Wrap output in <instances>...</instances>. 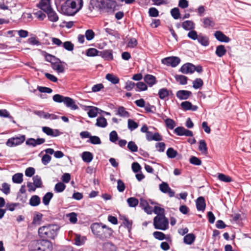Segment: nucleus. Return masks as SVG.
Masks as SVG:
<instances>
[{
	"instance_id": "obj_1",
	"label": "nucleus",
	"mask_w": 251,
	"mask_h": 251,
	"mask_svg": "<svg viewBox=\"0 0 251 251\" xmlns=\"http://www.w3.org/2000/svg\"><path fill=\"white\" fill-rule=\"evenodd\" d=\"M83 6L82 0H66L61 7V13L68 16H73Z\"/></svg>"
},
{
	"instance_id": "obj_2",
	"label": "nucleus",
	"mask_w": 251,
	"mask_h": 251,
	"mask_svg": "<svg viewBox=\"0 0 251 251\" xmlns=\"http://www.w3.org/2000/svg\"><path fill=\"white\" fill-rule=\"evenodd\" d=\"M59 228L56 225L42 226L38 229V234L41 238L53 239L57 236Z\"/></svg>"
},
{
	"instance_id": "obj_3",
	"label": "nucleus",
	"mask_w": 251,
	"mask_h": 251,
	"mask_svg": "<svg viewBox=\"0 0 251 251\" xmlns=\"http://www.w3.org/2000/svg\"><path fill=\"white\" fill-rule=\"evenodd\" d=\"M31 251H51L53 249L52 243L47 240L32 241L28 245Z\"/></svg>"
},
{
	"instance_id": "obj_4",
	"label": "nucleus",
	"mask_w": 251,
	"mask_h": 251,
	"mask_svg": "<svg viewBox=\"0 0 251 251\" xmlns=\"http://www.w3.org/2000/svg\"><path fill=\"white\" fill-rule=\"evenodd\" d=\"M91 2L100 9H112L115 6V2L112 0H91Z\"/></svg>"
},
{
	"instance_id": "obj_5",
	"label": "nucleus",
	"mask_w": 251,
	"mask_h": 251,
	"mask_svg": "<svg viewBox=\"0 0 251 251\" xmlns=\"http://www.w3.org/2000/svg\"><path fill=\"white\" fill-rule=\"evenodd\" d=\"M180 62L181 59L179 57L174 56L165 57L161 60L162 64L173 68L176 67Z\"/></svg>"
},
{
	"instance_id": "obj_6",
	"label": "nucleus",
	"mask_w": 251,
	"mask_h": 251,
	"mask_svg": "<svg viewBox=\"0 0 251 251\" xmlns=\"http://www.w3.org/2000/svg\"><path fill=\"white\" fill-rule=\"evenodd\" d=\"M25 140V136L21 135L19 137H15L9 139L6 142V145L10 147L19 145Z\"/></svg>"
},
{
	"instance_id": "obj_7",
	"label": "nucleus",
	"mask_w": 251,
	"mask_h": 251,
	"mask_svg": "<svg viewBox=\"0 0 251 251\" xmlns=\"http://www.w3.org/2000/svg\"><path fill=\"white\" fill-rule=\"evenodd\" d=\"M159 188L162 193L167 194L170 197L175 196V191L170 187L167 182H162L159 185Z\"/></svg>"
},
{
	"instance_id": "obj_8",
	"label": "nucleus",
	"mask_w": 251,
	"mask_h": 251,
	"mask_svg": "<svg viewBox=\"0 0 251 251\" xmlns=\"http://www.w3.org/2000/svg\"><path fill=\"white\" fill-rule=\"evenodd\" d=\"M105 228H106V225H102L101 224L97 223H93L91 226V228L92 232L98 237L101 236V233L103 229Z\"/></svg>"
},
{
	"instance_id": "obj_9",
	"label": "nucleus",
	"mask_w": 251,
	"mask_h": 251,
	"mask_svg": "<svg viewBox=\"0 0 251 251\" xmlns=\"http://www.w3.org/2000/svg\"><path fill=\"white\" fill-rule=\"evenodd\" d=\"M202 23V27L204 28H213L215 25V23L212 17H204L201 20Z\"/></svg>"
},
{
	"instance_id": "obj_10",
	"label": "nucleus",
	"mask_w": 251,
	"mask_h": 251,
	"mask_svg": "<svg viewBox=\"0 0 251 251\" xmlns=\"http://www.w3.org/2000/svg\"><path fill=\"white\" fill-rule=\"evenodd\" d=\"M64 62L60 61L58 58L51 65V68L56 71L58 73H63L64 72Z\"/></svg>"
},
{
	"instance_id": "obj_11",
	"label": "nucleus",
	"mask_w": 251,
	"mask_h": 251,
	"mask_svg": "<svg viewBox=\"0 0 251 251\" xmlns=\"http://www.w3.org/2000/svg\"><path fill=\"white\" fill-rule=\"evenodd\" d=\"M215 38L219 42L222 43H228L231 41V39L221 31H216L214 33Z\"/></svg>"
},
{
	"instance_id": "obj_12",
	"label": "nucleus",
	"mask_w": 251,
	"mask_h": 251,
	"mask_svg": "<svg viewBox=\"0 0 251 251\" xmlns=\"http://www.w3.org/2000/svg\"><path fill=\"white\" fill-rule=\"evenodd\" d=\"M169 228V220L166 217L158 218V229L166 230Z\"/></svg>"
},
{
	"instance_id": "obj_13",
	"label": "nucleus",
	"mask_w": 251,
	"mask_h": 251,
	"mask_svg": "<svg viewBox=\"0 0 251 251\" xmlns=\"http://www.w3.org/2000/svg\"><path fill=\"white\" fill-rule=\"evenodd\" d=\"M83 107V109L85 110H88L87 114L88 116L90 118L96 117L99 111H102V110L95 106H84Z\"/></svg>"
},
{
	"instance_id": "obj_14",
	"label": "nucleus",
	"mask_w": 251,
	"mask_h": 251,
	"mask_svg": "<svg viewBox=\"0 0 251 251\" xmlns=\"http://www.w3.org/2000/svg\"><path fill=\"white\" fill-rule=\"evenodd\" d=\"M34 113L40 118L45 119H50L51 120L57 119L58 117L53 114L46 113L43 111L35 110Z\"/></svg>"
},
{
	"instance_id": "obj_15",
	"label": "nucleus",
	"mask_w": 251,
	"mask_h": 251,
	"mask_svg": "<svg viewBox=\"0 0 251 251\" xmlns=\"http://www.w3.org/2000/svg\"><path fill=\"white\" fill-rule=\"evenodd\" d=\"M194 65L191 63H186L179 69V71L184 74H193Z\"/></svg>"
},
{
	"instance_id": "obj_16",
	"label": "nucleus",
	"mask_w": 251,
	"mask_h": 251,
	"mask_svg": "<svg viewBox=\"0 0 251 251\" xmlns=\"http://www.w3.org/2000/svg\"><path fill=\"white\" fill-rule=\"evenodd\" d=\"M180 106L182 109L184 111L191 110L196 111L198 110V107L197 105H192L189 101H184L181 103Z\"/></svg>"
},
{
	"instance_id": "obj_17",
	"label": "nucleus",
	"mask_w": 251,
	"mask_h": 251,
	"mask_svg": "<svg viewBox=\"0 0 251 251\" xmlns=\"http://www.w3.org/2000/svg\"><path fill=\"white\" fill-rule=\"evenodd\" d=\"M192 95V92L188 90H181L176 92V96L180 100H186Z\"/></svg>"
},
{
	"instance_id": "obj_18",
	"label": "nucleus",
	"mask_w": 251,
	"mask_h": 251,
	"mask_svg": "<svg viewBox=\"0 0 251 251\" xmlns=\"http://www.w3.org/2000/svg\"><path fill=\"white\" fill-rule=\"evenodd\" d=\"M196 205L198 211H203L206 207L204 198L203 197H199L196 201Z\"/></svg>"
},
{
	"instance_id": "obj_19",
	"label": "nucleus",
	"mask_w": 251,
	"mask_h": 251,
	"mask_svg": "<svg viewBox=\"0 0 251 251\" xmlns=\"http://www.w3.org/2000/svg\"><path fill=\"white\" fill-rule=\"evenodd\" d=\"M63 102L68 107L71 108L73 110H76L78 108V107L75 104V102L70 97H65Z\"/></svg>"
},
{
	"instance_id": "obj_20",
	"label": "nucleus",
	"mask_w": 251,
	"mask_h": 251,
	"mask_svg": "<svg viewBox=\"0 0 251 251\" xmlns=\"http://www.w3.org/2000/svg\"><path fill=\"white\" fill-rule=\"evenodd\" d=\"M197 41L199 44L204 47H207L209 45V40L208 37L203 35L201 33L199 34Z\"/></svg>"
},
{
	"instance_id": "obj_21",
	"label": "nucleus",
	"mask_w": 251,
	"mask_h": 251,
	"mask_svg": "<svg viewBox=\"0 0 251 251\" xmlns=\"http://www.w3.org/2000/svg\"><path fill=\"white\" fill-rule=\"evenodd\" d=\"M181 26L184 30L188 31L194 29L195 25L192 21L186 20L182 23Z\"/></svg>"
},
{
	"instance_id": "obj_22",
	"label": "nucleus",
	"mask_w": 251,
	"mask_h": 251,
	"mask_svg": "<svg viewBox=\"0 0 251 251\" xmlns=\"http://www.w3.org/2000/svg\"><path fill=\"white\" fill-rule=\"evenodd\" d=\"M42 130L47 135L49 136L56 137L59 135V131L57 129H55L53 131L52 129L49 127L44 126L42 127Z\"/></svg>"
},
{
	"instance_id": "obj_23",
	"label": "nucleus",
	"mask_w": 251,
	"mask_h": 251,
	"mask_svg": "<svg viewBox=\"0 0 251 251\" xmlns=\"http://www.w3.org/2000/svg\"><path fill=\"white\" fill-rule=\"evenodd\" d=\"M196 239V236L193 233L186 234L183 238V242L186 245H192Z\"/></svg>"
},
{
	"instance_id": "obj_24",
	"label": "nucleus",
	"mask_w": 251,
	"mask_h": 251,
	"mask_svg": "<svg viewBox=\"0 0 251 251\" xmlns=\"http://www.w3.org/2000/svg\"><path fill=\"white\" fill-rule=\"evenodd\" d=\"M165 117L166 119L164 120L166 128L171 130L173 129L176 126L175 121L172 119Z\"/></svg>"
},
{
	"instance_id": "obj_25",
	"label": "nucleus",
	"mask_w": 251,
	"mask_h": 251,
	"mask_svg": "<svg viewBox=\"0 0 251 251\" xmlns=\"http://www.w3.org/2000/svg\"><path fill=\"white\" fill-rule=\"evenodd\" d=\"M226 52L225 47L223 45H220L216 47L215 54L219 57L223 56Z\"/></svg>"
},
{
	"instance_id": "obj_26",
	"label": "nucleus",
	"mask_w": 251,
	"mask_h": 251,
	"mask_svg": "<svg viewBox=\"0 0 251 251\" xmlns=\"http://www.w3.org/2000/svg\"><path fill=\"white\" fill-rule=\"evenodd\" d=\"M140 205L148 214H151L152 213V210H149L148 208H150L151 206L149 205L148 203L143 198H141L140 200Z\"/></svg>"
},
{
	"instance_id": "obj_27",
	"label": "nucleus",
	"mask_w": 251,
	"mask_h": 251,
	"mask_svg": "<svg viewBox=\"0 0 251 251\" xmlns=\"http://www.w3.org/2000/svg\"><path fill=\"white\" fill-rule=\"evenodd\" d=\"M48 15L49 20L52 22H56L58 20V16L57 13L53 10L48 11L46 13Z\"/></svg>"
},
{
	"instance_id": "obj_28",
	"label": "nucleus",
	"mask_w": 251,
	"mask_h": 251,
	"mask_svg": "<svg viewBox=\"0 0 251 251\" xmlns=\"http://www.w3.org/2000/svg\"><path fill=\"white\" fill-rule=\"evenodd\" d=\"M176 80L180 85H186L187 83L188 77L181 75H176L175 76Z\"/></svg>"
},
{
	"instance_id": "obj_29",
	"label": "nucleus",
	"mask_w": 251,
	"mask_h": 251,
	"mask_svg": "<svg viewBox=\"0 0 251 251\" xmlns=\"http://www.w3.org/2000/svg\"><path fill=\"white\" fill-rule=\"evenodd\" d=\"M145 81L150 86H151L155 84L156 78L151 75H146L144 78Z\"/></svg>"
},
{
	"instance_id": "obj_30",
	"label": "nucleus",
	"mask_w": 251,
	"mask_h": 251,
	"mask_svg": "<svg viewBox=\"0 0 251 251\" xmlns=\"http://www.w3.org/2000/svg\"><path fill=\"white\" fill-rule=\"evenodd\" d=\"M82 158L85 162L89 163L92 160L93 155L90 152L84 151L82 153Z\"/></svg>"
},
{
	"instance_id": "obj_31",
	"label": "nucleus",
	"mask_w": 251,
	"mask_h": 251,
	"mask_svg": "<svg viewBox=\"0 0 251 251\" xmlns=\"http://www.w3.org/2000/svg\"><path fill=\"white\" fill-rule=\"evenodd\" d=\"M40 198L37 195L32 196L29 200V204L32 206H38L40 204Z\"/></svg>"
},
{
	"instance_id": "obj_32",
	"label": "nucleus",
	"mask_w": 251,
	"mask_h": 251,
	"mask_svg": "<svg viewBox=\"0 0 251 251\" xmlns=\"http://www.w3.org/2000/svg\"><path fill=\"white\" fill-rule=\"evenodd\" d=\"M107 123L106 119L103 117H100L97 118L96 126L98 127H105L107 126Z\"/></svg>"
},
{
	"instance_id": "obj_33",
	"label": "nucleus",
	"mask_w": 251,
	"mask_h": 251,
	"mask_svg": "<svg viewBox=\"0 0 251 251\" xmlns=\"http://www.w3.org/2000/svg\"><path fill=\"white\" fill-rule=\"evenodd\" d=\"M23 175L22 173H17L12 176V181L15 183L20 184L23 181Z\"/></svg>"
},
{
	"instance_id": "obj_34",
	"label": "nucleus",
	"mask_w": 251,
	"mask_h": 251,
	"mask_svg": "<svg viewBox=\"0 0 251 251\" xmlns=\"http://www.w3.org/2000/svg\"><path fill=\"white\" fill-rule=\"evenodd\" d=\"M168 90L166 88L160 89L158 92V96L161 100H165L166 97H168Z\"/></svg>"
},
{
	"instance_id": "obj_35",
	"label": "nucleus",
	"mask_w": 251,
	"mask_h": 251,
	"mask_svg": "<svg viewBox=\"0 0 251 251\" xmlns=\"http://www.w3.org/2000/svg\"><path fill=\"white\" fill-rule=\"evenodd\" d=\"M53 194L51 192L47 193L43 197L42 201L45 205H48L50 200L53 197Z\"/></svg>"
},
{
	"instance_id": "obj_36",
	"label": "nucleus",
	"mask_w": 251,
	"mask_h": 251,
	"mask_svg": "<svg viewBox=\"0 0 251 251\" xmlns=\"http://www.w3.org/2000/svg\"><path fill=\"white\" fill-rule=\"evenodd\" d=\"M218 178L220 181L224 182H230L232 181V179L230 176L222 173L218 174Z\"/></svg>"
},
{
	"instance_id": "obj_37",
	"label": "nucleus",
	"mask_w": 251,
	"mask_h": 251,
	"mask_svg": "<svg viewBox=\"0 0 251 251\" xmlns=\"http://www.w3.org/2000/svg\"><path fill=\"white\" fill-rule=\"evenodd\" d=\"M177 151L174 148L170 147L166 151V154L169 158H175L176 156Z\"/></svg>"
},
{
	"instance_id": "obj_38",
	"label": "nucleus",
	"mask_w": 251,
	"mask_h": 251,
	"mask_svg": "<svg viewBox=\"0 0 251 251\" xmlns=\"http://www.w3.org/2000/svg\"><path fill=\"white\" fill-rule=\"evenodd\" d=\"M105 78L109 81L111 82L112 83H113L114 84H117L119 82V79L117 76L113 75V74H107L106 75Z\"/></svg>"
},
{
	"instance_id": "obj_39",
	"label": "nucleus",
	"mask_w": 251,
	"mask_h": 251,
	"mask_svg": "<svg viewBox=\"0 0 251 251\" xmlns=\"http://www.w3.org/2000/svg\"><path fill=\"white\" fill-rule=\"evenodd\" d=\"M199 150L202 153H206L207 152V145L205 140H201L200 141Z\"/></svg>"
},
{
	"instance_id": "obj_40",
	"label": "nucleus",
	"mask_w": 251,
	"mask_h": 251,
	"mask_svg": "<svg viewBox=\"0 0 251 251\" xmlns=\"http://www.w3.org/2000/svg\"><path fill=\"white\" fill-rule=\"evenodd\" d=\"M117 115L123 117H129V113L126 110V109L123 106H120L118 108Z\"/></svg>"
},
{
	"instance_id": "obj_41",
	"label": "nucleus",
	"mask_w": 251,
	"mask_h": 251,
	"mask_svg": "<svg viewBox=\"0 0 251 251\" xmlns=\"http://www.w3.org/2000/svg\"><path fill=\"white\" fill-rule=\"evenodd\" d=\"M170 12L172 17L174 19L177 20L180 18V13L178 8H173V9H171Z\"/></svg>"
},
{
	"instance_id": "obj_42",
	"label": "nucleus",
	"mask_w": 251,
	"mask_h": 251,
	"mask_svg": "<svg viewBox=\"0 0 251 251\" xmlns=\"http://www.w3.org/2000/svg\"><path fill=\"white\" fill-rule=\"evenodd\" d=\"M65 188L66 185L63 182H60L55 184L54 190L56 193H61L65 190Z\"/></svg>"
},
{
	"instance_id": "obj_43",
	"label": "nucleus",
	"mask_w": 251,
	"mask_h": 251,
	"mask_svg": "<svg viewBox=\"0 0 251 251\" xmlns=\"http://www.w3.org/2000/svg\"><path fill=\"white\" fill-rule=\"evenodd\" d=\"M203 84L202 80L200 78H197L193 82V87L195 89H198L201 88Z\"/></svg>"
},
{
	"instance_id": "obj_44",
	"label": "nucleus",
	"mask_w": 251,
	"mask_h": 251,
	"mask_svg": "<svg viewBox=\"0 0 251 251\" xmlns=\"http://www.w3.org/2000/svg\"><path fill=\"white\" fill-rule=\"evenodd\" d=\"M189 162L191 164L200 166L201 164V160L198 157L192 156L189 159Z\"/></svg>"
},
{
	"instance_id": "obj_45",
	"label": "nucleus",
	"mask_w": 251,
	"mask_h": 251,
	"mask_svg": "<svg viewBox=\"0 0 251 251\" xmlns=\"http://www.w3.org/2000/svg\"><path fill=\"white\" fill-rule=\"evenodd\" d=\"M127 202L129 206L132 207H134L136 206L139 203L138 200L134 197H131L128 198L127 200Z\"/></svg>"
},
{
	"instance_id": "obj_46",
	"label": "nucleus",
	"mask_w": 251,
	"mask_h": 251,
	"mask_svg": "<svg viewBox=\"0 0 251 251\" xmlns=\"http://www.w3.org/2000/svg\"><path fill=\"white\" fill-rule=\"evenodd\" d=\"M166 240L168 241H171V238L170 235H165L163 232L158 231V240Z\"/></svg>"
},
{
	"instance_id": "obj_47",
	"label": "nucleus",
	"mask_w": 251,
	"mask_h": 251,
	"mask_svg": "<svg viewBox=\"0 0 251 251\" xmlns=\"http://www.w3.org/2000/svg\"><path fill=\"white\" fill-rule=\"evenodd\" d=\"M33 184L37 188H41L42 186V182L41 177L38 176H35L33 177Z\"/></svg>"
},
{
	"instance_id": "obj_48",
	"label": "nucleus",
	"mask_w": 251,
	"mask_h": 251,
	"mask_svg": "<svg viewBox=\"0 0 251 251\" xmlns=\"http://www.w3.org/2000/svg\"><path fill=\"white\" fill-rule=\"evenodd\" d=\"M85 240V237H81L80 235H76L75 239V244L77 246H81L84 243Z\"/></svg>"
},
{
	"instance_id": "obj_49",
	"label": "nucleus",
	"mask_w": 251,
	"mask_h": 251,
	"mask_svg": "<svg viewBox=\"0 0 251 251\" xmlns=\"http://www.w3.org/2000/svg\"><path fill=\"white\" fill-rule=\"evenodd\" d=\"M88 142H90L94 145L100 144L101 140L100 138L97 136H91Z\"/></svg>"
},
{
	"instance_id": "obj_50",
	"label": "nucleus",
	"mask_w": 251,
	"mask_h": 251,
	"mask_svg": "<svg viewBox=\"0 0 251 251\" xmlns=\"http://www.w3.org/2000/svg\"><path fill=\"white\" fill-rule=\"evenodd\" d=\"M187 36L193 40H196L198 38L199 35L196 30L192 29L188 33Z\"/></svg>"
},
{
	"instance_id": "obj_51",
	"label": "nucleus",
	"mask_w": 251,
	"mask_h": 251,
	"mask_svg": "<svg viewBox=\"0 0 251 251\" xmlns=\"http://www.w3.org/2000/svg\"><path fill=\"white\" fill-rule=\"evenodd\" d=\"M185 130V128L184 127L178 126L174 129V133L178 136H183L184 135Z\"/></svg>"
},
{
	"instance_id": "obj_52",
	"label": "nucleus",
	"mask_w": 251,
	"mask_h": 251,
	"mask_svg": "<svg viewBox=\"0 0 251 251\" xmlns=\"http://www.w3.org/2000/svg\"><path fill=\"white\" fill-rule=\"evenodd\" d=\"M138 126V124L135 122L133 120L131 119L128 120V128L130 130H133L137 128Z\"/></svg>"
},
{
	"instance_id": "obj_53",
	"label": "nucleus",
	"mask_w": 251,
	"mask_h": 251,
	"mask_svg": "<svg viewBox=\"0 0 251 251\" xmlns=\"http://www.w3.org/2000/svg\"><path fill=\"white\" fill-rule=\"evenodd\" d=\"M118 139V134L116 131L113 130L109 134V140L113 143H115Z\"/></svg>"
},
{
	"instance_id": "obj_54",
	"label": "nucleus",
	"mask_w": 251,
	"mask_h": 251,
	"mask_svg": "<svg viewBox=\"0 0 251 251\" xmlns=\"http://www.w3.org/2000/svg\"><path fill=\"white\" fill-rule=\"evenodd\" d=\"M127 148L132 152H136L138 151V147L133 141H130L127 145Z\"/></svg>"
},
{
	"instance_id": "obj_55",
	"label": "nucleus",
	"mask_w": 251,
	"mask_h": 251,
	"mask_svg": "<svg viewBox=\"0 0 251 251\" xmlns=\"http://www.w3.org/2000/svg\"><path fill=\"white\" fill-rule=\"evenodd\" d=\"M137 88L136 91H145L147 89L146 84L143 82H139L136 84Z\"/></svg>"
},
{
	"instance_id": "obj_56",
	"label": "nucleus",
	"mask_w": 251,
	"mask_h": 251,
	"mask_svg": "<svg viewBox=\"0 0 251 251\" xmlns=\"http://www.w3.org/2000/svg\"><path fill=\"white\" fill-rule=\"evenodd\" d=\"M146 138L148 141H157V133L152 134L151 132L149 131L146 133Z\"/></svg>"
},
{
	"instance_id": "obj_57",
	"label": "nucleus",
	"mask_w": 251,
	"mask_h": 251,
	"mask_svg": "<svg viewBox=\"0 0 251 251\" xmlns=\"http://www.w3.org/2000/svg\"><path fill=\"white\" fill-rule=\"evenodd\" d=\"M85 36L87 40H91L94 37L95 33L92 30L88 29L86 31Z\"/></svg>"
},
{
	"instance_id": "obj_58",
	"label": "nucleus",
	"mask_w": 251,
	"mask_h": 251,
	"mask_svg": "<svg viewBox=\"0 0 251 251\" xmlns=\"http://www.w3.org/2000/svg\"><path fill=\"white\" fill-rule=\"evenodd\" d=\"M138 44L137 40L134 38H131L129 39L127 43V47L130 48H134L137 46Z\"/></svg>"
},
{
	"instance_id": "obj_59",
	"label": "nucleus",
	"mask_w": 251,
	"mask_h": 251,
	"mask_svg": "<svg viewBox=\"0 0 251 251\" xmlns=\"http://www.w3.org/2000/svg\"><path fill=\"white\" fill-rule=\"evenodd\" d=\"M1 191L6 195L10 193V185L7 183H3L2 184Z\"/></svg>"
},
{
	"instance_id": "obj_60",
	"label": "nucleus",
	"mask_w": 251,
	"mask_h": 251,
	"mask_svg": "<svg viewBox=\"0 0 251 251\" xmlns=\"http://www.w3.org/2000/svg\"><path fill=\"white\" fill-rule=\"evenodd\" d=\"M63 47L68 51H72L74 50V45L70 41H66L63 43Z\"/></svg>"
},
{
	"instance_id": "obj_61",
	"label": "nucleus",
	"mask_w": 251,
	"mask_h": 251,
	"mask_svg": "<svg viewBox=\"0 0 251 251\" xmlns=\"http://www.w3.org/2000/svg\"><path fill=\"white\" fill-rule=\"evenodd\" d=\"M67 216L69 218V220L71 223L75 224L77 222V215L76 213L72 212L68 214Z\"/></svg>"
},
{
	"instance_id": "obj_62",
	"label": "nucleus",
	"mask_w": 251,
	"mask_h": 251,
	"mask_svg": "<svg viewBox=\"0 0 251 251\" xmlns=\"http://www.w3.org/2000/svg\"><path fill=\"white\" fill-rule=\"evenodd\" d=\"M98 52L97 49L90 48L87 50L86 54L88 56H95L98 55Z\"/></svg>"
},
{
	"instance_id": "obj_63",
	"label": "nucleus",
	"mask_w": 251,
	"mask_h": 251,
	"mask_svg": "<svg viewBox=\"0 0 251 251\" xmlns=\"http://www.w3.org/2000/svg\"><path fill=\"white\" fill-rule=\"evenodd\" d=\"M64 97L59 94H55L53 96L52 99L55 102L60 103L63 102Z\"/></svg>"
},
{
	"instance_id": "obj_64",
	"label": "nucleus",
	"mask_w": 251,
	"mask_h": 251,
	"mask_svg": "<svg viewBox=\"0 0 251 251\" xmlns=\"http://www.w3.org/2000/svg\"><path fill=\"white\" fill-rule=\"evenodd\" d=\"M35 170L32 167L27 168L25 171V175L26 176L31 177L35 174Z\"/></svg>"
}]
</instances>
